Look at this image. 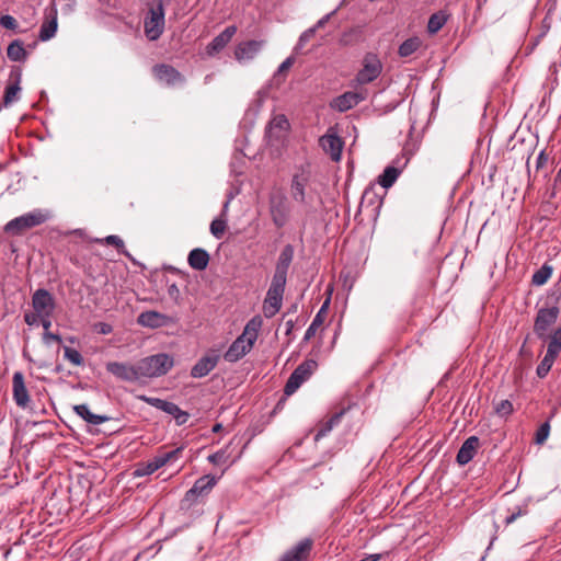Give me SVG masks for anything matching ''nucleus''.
I'll list each match as a JSON object with an SVG mask.
<instances>
[{
  "label": "nucleus",
  "mask_w": 561,
  "mask_h": 561,
  "mask_svg": "<svg viewBox=\"0 0 561 561\" xmlns=\"http://www.w3.org/2000/svg\"><path fill=\"white\" fill-rule=\"evenodd\" d=\"M310 181V174L308 171L301 170L300 172H296L290 181V196L291 198L299 203H306V188Z\"/></svg>",
  "instance_id": "f8f14e48"
},
{
  "label": "nucleus",
  "mask_w": 561,
  "mask_h": 561,
  "mask_svg": "<svg viewBox=\"0 0 561 561\" xmlns=\"http://www.w3.org/2000/svg\"><path fill=\"white\" fill-rule=\"evenodd\" d=\"M64 357L69 360L75 366L83 365L82 355L75 348L69 346H64Z\"/></svg>",
  "instance_id": "c03bdc74"
},
{
  "label": "nucleus",
  "mask_w": 561,
  "mask_h": 561,
  "mask_svg": "<svg viewBox=\"0 0 561 561\" xmlns=\"http://www.w3.org/2000/svg\"><path fill=\"white\" fill-rule=\"evenodd\" d=\"M556 358H557L556 356L546 353L545 357L539 363V365L537 366V369H536V374L539 378H545L548 375Z\"/></svg>",
  "instance_id": "a19ab883"
},
{
  "label": "nucleus",
  "mask_w": 561,
  "mask_h": 561,
  "mask_svg": "<svg viewBox=\"0 0 561 561\" xmlns=\"http://www.w3.org/2000/svg\"><path fill=\"white\" fill-rule=\"evenodd\" d=\"M421 46V39L419 37H411L404 41L400 46L398 54L400 57H409L415 53Z\"/></svg>",
  "instance_id": "473e14b6"
},
{
  "label": "nucleus",
  "mask_w": 561,
  "mask_h": 561,
  "mask_svg": "<svg viewBox=\"0 0 561 561\" xmlns=\"http://www.w3.org/2000/svg\"><path fill=\"white\" fill-rule=\"evenodd\" d=\"M284 290L270 287L263 304V312L266 318H273L280 309Z\"/></svg>",
  "instance_id": "dca6fc26"
},
{
  "label": "nucleus",
  "mask_w": 561,
  "mask_h": 561,
  "mask_svg": "<svg viewBox=\"0 0 561 561\" xmlns=\"http://www.w3.org/2000/svg\"><path fill=\"white\" fill-rule=\"evenodd\" d=\"M237 33V26L229 25L221 33H219L207 46L206 53L208 56H215L221 51L231 38Z\"/></svg>",
  "instance_id": "2eb2a0df"
},
{
  "label": "nucleus",
  "mask_w": 561,
  "mask_h": 561,
  "mask_svg": "<svg viewBox=\"0 0 561 561\" xmlns=\"http://www.w3.org/2000/svg\"><path fill=\"white\" fill-rule=\"evenodd\" d=\"M159 468L156 466L154 461H153V458L148 460L147 462L145 463H140L136 470L134 471V476L135 477H145V476H149L151 473H153L154 471H157Z\"/></svg>",
  "instance_id": "37998d69"
},
{
  "label": "nucleus",
  "mask_w": 561,
  "mask_h": 561,
  "mask_svg": "<svg viewBox=\"0 0 561 561\" xmlns=\"http://www.w3.org/2000/svg\"><path fill=\"white\" fill-rule=\"evenodd\" d=\"M7 56L12 61H24L27 58V51L21 39H14L7 48Z\"/></svg>",
  "instance_id": "c756f323"
},
{
  "label": "nucleus",
  "mask_w": 561,
  "mask_h": 561,
  "mask_svg": "<svg viewBox=\"0 0 561 561\" xmlns=\"http://www.w3.org/2000/svg\"><path fill=\"white\" fill-rule=\"evenodd\" d=\"M207 459L210 463L219 466V465H225L228 462L229 455L227 453V449H220V450L209 455Z\"/></svg>",
  "instance_id": "49530a36"
},
{
  "label": "nucleus",
  "mask_w": 561,
  "mask_h": 561,
  "mask_svg": "<svg viewBox=\"0 0 561 561\" xmlns=\"http://www.w3.org/2000/svg\"><path fill=\"white\" fill-rule=\"evenodd\" d=\"M286 280L287 272L275 270L270 287L285 291Z\"/></svg>",
  "instance_id": "a18cd8bd"
},
{
  "label": "nucleus",
  "mask_w": 561,
  "mask_h": 561,
  "mask_svg": "<svg viewBox=\"0 0 561 561\" xmlns=\"http://www.w3.org/2000/svg\"><path fill=\"white\" fill-rule=\"evenodd\" d=\"M32 307L39 316L53 314L56 307L55 298L47 289L39 288L32 296Z\"/></svg>",
  "instance_id": "9b49d317"
},
{
  "label": "nucleus",
  "mask_w": 561,
  "mask_h": 561,
  "mask_svg": "<svg viewBox=\"0 0 561 561\" xmlns=\"http://www.w3.org/2000/svg\"><path fill=\"white\" fill-rule=\"evenodd\" d=\"M228 206H229V201H227L225 203L221 215L218 218L214 219L210 224V232L217 239L222 238V236L227 229L226 213H227Z\"/></svg>",
  "instance_id": "c85d7f7f"
},
{
  "label": "nucleus",
  "mask_w": 561,
  "mask_h": 561,
  "mask_svg": "<svg viewBox=\"0 0 561 561\" xmlns=\"http://www.w3.org/2000/svg\"><path fill=\"white\" fill-rule=\"evenodd\" d=\"M106 370L124 381H140L137 363L131 365L127 363L110 362L106 364Z\"/></svg>",
  "instance_id": "9d476101"
},
{
  "label": "nucleus",
  "mask_w": 561,
  "mask_h": 561,
  "mask_svg": "<svg viewBox=\"0 0 561 561\" xmlns=\"http://www.w3.org/2000/svg\"><path fill=\"white\" fill-rule=\"evenodd\" d=\"M382 66L376 55L368 54L364 58L363 68L358 71L356 80L360 84H367L379 77Z\"/></svg>",
  "instance_id": "6e6552de"
},
{
  "label": "nucleus",
  "mask_w": 561,
  "mask_h": 561,
  "mask_svg": "<svg viewBox=\"0 0 561 561\" xmlns=\"http://www.w3.org/2000/svg\"><path fill=\"white\" fill-rule=\"evenodd\" d=\"M480 447V439L477 436L468 437L461 445L456 456V460L460 466H465L470 462L478 448Z\"/></svg>",
  "instance_id": "a211bd4d"
},
{
  "label": "nucleus",
  "mask_w": 561,
  "mask_h": 561,
  "mask_svg": "<svg viewBox=\"0 0 561 561\" xmlns=\"http://www.w3.org/2000/svg\"><path fill=\"white\" fill-rule=\"evenodd\" d=\"M291 65H293V59L291 58H287L278 67V72H283V71L289 69L291 67Z\"/></svg>",
  "instance_id": "338daca9"
},
{
  "label": "nucleus",
  "mask_w": 561,
  "mask_h": 561,
  "mask_svg": "<svg viewBox=\"0 0 561 561\" xmlns=\"http://www.w3.org/2000/svg\"><path fill=\"white\" fill-rule=\"evenodd\" d=\"M141 400L147 402L149 405L156 408V409H159L168 414H170L171 410L174 408L175 403L173 402H170V401H167V400H162V399H159V398H151V397H146V396H142L141 397Z\"/></svg>",
  "instance_id": "ea45409f"
},
{
  "label": "nucleus",
  "mask_w": 561,
  "mask_h": 561,
  "mask_svg": "<svg viewBox=\"0 0 561 561\" xmlns=\"http://www.w3.org/2000/svg\"><path fill=\"white\" fill-rule=\"evenodd\" d=\"M548 337L549 343L546 353L558 357L561 352V327L556 329Z\"/></svg>",
  "instance_id": "e433bc0d"
},
{
  "label": "nucleus",
  "mask_w": 561,
  "mask_h": 561,
  "mask_svg": "<svg viewBox=\"0 0 561 561\" xmlns=\"http://www.w3.org/2000/svg\"><path fill=\"white\" fill-rule=\"evenodd\" d=\"M217 479L214 476H204L197 479L194 483L195 489L201 490L205 494H208L210 490L216 485Z\"/></svg>",
  "instance_id": "79ce46f5"
},
{
  "label": "nucleus",
  "mask_w": 561,
  "mask_h": 561,
  "mask_svg": "<svg viewBox=\"0 0 561 561\" xmlns=\"http://www.w3.org/2000/svg\"><path fill=\"white\" fill-rule=\"evenodd\" d=\"M0 25L7 30L14 31L18 27V22L12 15L5 14L0 18Z\"/></svg>",
  "instance_id": "8fccbe9b"
},
{
  "label": "nucleus",
  "mask_w": 561,
  "mask_h": 561,
  "mask_svg": "<svg viewBox=\"0 0 561 561\" xmlns=\"http://www.w3.org/2000/svg\"><path fill=\"white\" fill-rule=\"evenodd\" d=\"M376 197L374 188L369 187L364 191L362 196L360 205L363 206L365 203L374 204V199Z\"/></svg>",
  "instance_id": "5fc2aeb1"
},
{
  "label": "nucleus",
  "mask_w": 561,
  "mask_h": 561,
  "mask_svg": "<svg viewBox=\"0 0 561 561\" xmlns=\"http://www.w3.org/2000/svg\"><path fill=\"white\" fill-rule=\"evenodd\" d=\"M343 414H344V412H343V411H341V412H339V413L333 414V415L329 419V423H330L333 427H334V426H336V425L340 423V421H341V419H342Z\"/></svg>",
  "instance_id": "e2e57ef3"
},
{
  "label": "nucleus",
  "mask_w": 561,
  "mask_h": 561,
  "mask_svg": "<svg viewBox=\"0 0 561 561\" xmlns=\"http://www.w3.org/2000/svg\"><path fill=\"white\" fill-rule=\"evenodd\" d=\"M20 79H21V75L18 73L15 82L13 84H9L5 88L4 96H3V103H4L5 106H8L12 102L16 101L18 93L21 90V88H20Z\"/></svg>",
  "instance_id": "58836bf2"
},
{
  "label": "nucleus",
  "mask_w": 561,
  "mask_h": 561,
  "mask_svg": "<svg viewBox=\"0 0 561 561\" xmlns=\"http://www.w3.org/2000/svg\"><path fill=\"white\" fill-rule=\"evenodd\" d=\"M198 496L193 492L192 489L186 491L182 502L181 507L182 508H188L192 504H194L197 501Z\"/></svg>",
  "instance_id": "3c124183"
},
{
  "label": "nucleus",
  "mask_w": 561,
  "mask_h": 561,
  "mask_svg": "<svg viewBox=\"0 0 561 561\" xmlns=\"http://www.w3.org/2000/svg\"><path fill=\"white\" fill-rule=\"evenodd\" d=\"M264 46V41H247L240 43L234 49V57L238 61L253 59Z\"/></svg>",
  "instance_id": "f3484780"
},
{
  "label": "nucleus",
  "mask_w": 561,
  "mask_h": 561,
  "mask_svg": "<svg viewBox=\"0 0 561 561\" xmlns=\"http://www.w3.org/2000/svg\"><path fill=\"white\" fill-rule=\"evenodd\" d=\"M552 271V266L543 264L538 271L534 273L531 277V284L535 286H542L551 277Z\"/></svg>",
  "instance_id": "c9c22d12"
},
{
  "label": "nucleus",
  "mask_w": 561,
  "mask_h": 561,
  "mask_svg": "<svg viewBox=\"0 0 561 561\" xmlns=\"http://www.w3.org/2000/svg\"><path fill=\"white\" fill-rule=\"evenodd\" d=\"M188 265L196 271H204L209 263V254L202 248L193 249L188 253L187 257Z\"/></svg>",
  "instance_id": "b1692460"
},
{
  "label": "nucleus",
  "mask_w": 561,
  "mask_h": 561,
  "mask_svg": "<svg viewBox=\"0 0 561 561\" xmlns=\"http://www.w3.org/2000/svg\"><path fill=\"white\" fill-rule=\"evenodd\" d=\"M549 432H550L549 422H545L543 424H541L536 433V443L539 445L543 444L549 436Z\"/></svg>",
  "instance_id": "09e8293b"
},
{
  "label": "nucleus",
  "mask_w": 561,
  "mask_h": 561,
  "mask_svg": "<svg viewBox=\"0 0 561 561\" xmlns=\"http://www.w3.org/2000/svg\"><path fill=\"white\" fill-rule=\"evenodd\" d=\"M317 30L312 26L306 30L299 37V46H304L308 43L316 34Z\"/></svg>",
  "instance_id": "864d4df0"
},
{
  "label": "nucleus",
  "mask_w": 561,
  "mask_h": 561,
  "mask_svg": "<svg viewBox=\"0 0 561 561\" xmlns=\"http://www.w3.org/2000/svg\"><path fill=\"white\" fill-rule=\"evenodd\" d=\"M13 399L18 407L25 408L30 402L28 391L24 383V376L21 371H15L12 378Z\"/></svg>",
  "instance_id": "6ab92c4d"
},
{
  "label": "nucleus",
  "mask_w": 561,
  "mask_h": 561,
  "mask_svg": "<svg viewBox=\"0 0 561 561\" xmlns=\"http://www.w3.org/2000/svg\"><path fill=\"white\" fill-rule=\"evenodd\" d=\"M51 316L53 314H43V316H39L38 318V321H41L43 328H44V332H47L49 331V328L51 325Z\"/></svg>",
  "instance_id": "13d9d810"
},
{
  "label": "nucleus",
  "mask_w": 561,
  "mask_h": 561,
  "mask_svg": "<svg viewBox=\"0 0 561 561\" xmlns=\"http://www.w3.org/2000/svg\"><path fill=\"white\" fill-rule=\"evenodd\" d=\"M94 242L96 243H100V244H107V245H113L117 249V251L126 256H130L129 253L126 251L125 249V244H124V241L118 237V236H115V234H111V236H107L103 239H94Z\"/></svg>",
  "instance_id": "4c0bfd02"
},
{
  "label": "nucleus",
  "mask_w": 561,
  "mask_h": 561,
  "mask_svg": "<svg viewBox=\"0 0 561 561\" xmlns=\"http://www.w3.org/2000/svg\"><path fill=\"white\" fill-rule=\"evenodd\" d=\"M381 559V554L379 553H376V554H368L366 556L365 558L358 560V561H378Z\"/></svg>",
  "instance_id": "774afa93"
},
{
  "label": "nucleus",
  "mask_w": 561,
  "mask_h": 561,
  "mask_svg": "<svg viewBox=\"0 0 561 561\" xmlns=\"http://www.w3.org/2000/svg\"><path fill=\"white\" fill-rule=\"evenodd\" d=\"M43 341L45 344H49L51 341L60 343L61 336L59 334L51 333L49 331L43 333Z\"/></svg>",
  "instance_id": "6e6d98bb"
},
{
  "label": "nucleus",
  "mask_w": 561,
  "mask_h": 561,
  "mask_svg": "<svg viewBox=\"0 0 561 561\" xmlns=\"http://www.w3.org/2000/svg\"><path fill=\"white\" fill-rule=\"evenodd\" d=\"M165 25L164 7L162 0H158L154 7H151L145 18V35L149 41H157L163 33Z\"/></svg>",
  "instance_id": "39448f33"
},
{
  "label": "nucleus",
  "mask_w": 561,
  "mask_h": 561,
  "mask_svg": "<svg viewBox=\"0 0 561 561\" xmlns=\"http://www.w3.org/2000/svg\"><path fill=\"white\" fill-rule=\"evenodd\" d=\"M293 257H294L293 245L291 244L285 245L278 256L275 270L288 272V268L291 264Z\"/></svg>",
  "instance_id": "7c9ffc66"
},
{
  "label": "nucleus",
  "mask_w": 561,
  "mask_h": 561,
  "mask_svg": "<svg viewBox=\"0 0 561 561\" xmlns=\"http://www.w3.org/2000/svg\"><path fill=\"white\" fill-rule=\"evenodd\" d=\"M548 161V156L541 151L539 156L537 157V169L542 168Z\"/></svg>",
  "instance_id": "0e129e2a"
},
{
  "label": "nucleus",
  "mask_w": 561,
  "mask_h": 561,
  "mask_svg": "<svg viewBox=\"0 0 561 561\" xmlns=\"http://www.w3.org/2000/svg\"><path fill=\"white\" fill-rule=\"evenodd\" d=\"M183 449H184L183 447H178L170 451H160L158 455H156L153 457V461H154L156 466L160 469L163 466L180 459V457L182 456Z\"/></svg>",
  "instance_id": "cd10ccee"
},
{
  "label": "nucleus",
  "mask_w": 561,
  "mask_h": 561,
  "mask_svg": "<svg viewBox=\"0 0 561 561\" xmlns=\"http://www.w3.org/2000/svg\"><path fill=\"white\" fill-rule=\"evenodd\" d=\"M333 426L329 423V420L321 426V428L316 434V440H319L321 437H324L329 432H331Z\"/></svg>",
  "instance_id": "4d7b16f0"
},
{
  "label": "nucleus",
  "mask_w": 561,
  "mask_h": 561,
  "mask_svg": "<svg viewBox=\"0 0 561 561\" xmlns=\"http://www.w3.org/2000/svg\"><path fill=\"white\" fill-rule=\"evenodd\" d=\"M559 317V308H541L538 310L535 323H534V333L540 340L548 339L547 332L552 324H554Z\"/></svg>",
  "instance_id": "0eeeda50"
},
{
  "label": "nucleus",
  "mask_w": 561,
  "mask_h": 561,
  "mask_svg": "<svg viewBox=\"0 0 561 561\" xmlns=\"http://www.w3.org/2000/svg\"><path fill=\"white\" fill-rule=\"evenodd\" d=\"M138 324L157 329L165 325L169 322V317L158 311L149 310L141 312L137 318Z\"/></svg>",
  "instance_id": "4be33fe9"
},
{
  "label": "nucleus",
  "mask_w": 561,
  "mask_h": 561,
  "mask_svg": "<svg viewBox=\"0 0 561 561\" xmlns=\"http://www.w3.org/2000/svg\"><path fill=\"white\" fill-rule=\"evenodd\" d=\"M73 411L76 412L77 415L82 417L85 422L93 424V425H100L111 419L107 415H99V414L92 413L87 404L75 405Z\"/></svg>",
  "instance_id": "393cba45"
},
{
  "label": "nucleus",
  "mask_w": 561,
  "mask_h": 561,
  "mask_svg": "<svg viewBox=\"0 0 561 561\" xmlns=\"http://www.w3.org/2000/svg\"><path fill=\"white\" fill-rule=\"evenodd\" d=\"M447 22V15L439 11L432 14L428 19L427 31L431 34L437 33Z\"/></svg>",
  "instance_id": "f704fd0d"
},
{
  "label": "nucleus",
  "mask_w": 561,
  "mask_h": 561,
  "mask_svg": "<svg viewBox=\"0 0 561 561\" xmlns=\"http://www.w3.org/2000/svg\"><path fill=\"white\" fill-rule=\"evenodd\" d=\"M188 416L190 415H188L187 412L181 410V412L178 415H175L174 420H175L178 425H183V424H185L187 422Z\"/></svg>",
  "instance_id": "052dcab7"
},
{
  "label": "nucleus",
  "mask_w": 561,
  "mask_h": 561,
  "mask_svg": "<svg viewBox=\"0 0 561 561\" xmlns=\"http://www.w3.org/2000/svg\"><path fill=\"white\" fill-rule=\"evenodd\" d=\"M334 14V11L324 15L323 18H321L316 25H313V27L316 30H319V28H322L328 22L329 20L331 19V16Z\"/></svg>",
  "instance_id": "680f3d73"
},
{
  "label": "nucleus",
  "mask_w": 561,
  "mask_h": 561,
  "mask_svg": "<svg viewBox=\"0 0 561 561\" xmlns=\"http://www.w3.org/2000/svg\"><path fill=\"white\" fill-rule=\"evenodd\" d=\"M289 126V122L285 115H276L270 121L266 127V135L270 139L278 140L285 136Z\"/></svg>",
  "instance_id": "aec40b11"
},
{
  "label": "nucleus",
  "mask_w": 561,
  "mask_h": 561,
  "mask_svg": "<svg viewBox=\"0 0 561 561\" xmlns=\"http://www.w3.org/2000/svg\"><path fill=\"white\" fill-rule=\"evenodd\" d=\"M56 31H57V11L55 9H53L50 11L49 15H47L46 21H44V23L41 26L39 39L44 41V42L50 39L51 37L55 36Z\"/></svg>",
  "instance_id": "a878e982"
},
{
  "label": "nucleus",
  "mask_w": 561,
  "mask_h": 561,
  "mask_svg": "<svg viewBox=\"0 0 561 561\" xmlns=\"http://www.w3.org/2000/svg\"><path fill=\"white\" fill-rule=\"evenodd\" d=\"M219 355L211 354L203 356L191 369V376L202 378L208 375L218 364Z\"/></svg>",
  "instance_id": "412c9836"
},
{
  "label": "nucleus",
  "mask_w": 561,
  "mask_h": 561,
  "mask_svg": "<svg viewBox=\"0 0 561 561\" xmlns=\"http://www.w3.org/2000/svg\"><path fill=\"white\" fill-rule=\"evenodd\" d=\"M198 496L193 492L192 489L186 491L182 502L181 507L182 508H188L192 504H194L197 501Z\"/></svg>",
  "instance_id": "603ef678"
},
{
  "label": "nucleus",
  "mask_w": 561,
  "mask_h": 561,
  "mask_svg": "<svg viewBox=\"0 0 561 561\" xmlns=\"http://www.w3.org/2000/svg\"><path fill=\"white\" fill-rule=\"evenodd\" d=\"M494 410L500 416H507L513 412V404L510 400H501L495 404Z\"/></svg>",
  "instance_id": "de8ad7c7"
},
{
  "label": "nucleus",
  "mask_w": 561,
  "mask_h": 561,
  "mask_svg": "<svg viewBox=\"0 0 561 561\" xmlns=\"http://www.w3.org/2000/svg\"><path fill=\"white\" fill-rule=\"evenodd\" d=\"M319 145L323 151L330 156L332 161H340L344 142L336 133H332V128L327 134L320 137Z\"/></svg>",
  "instance_id": "1a4fd4ad"
},
{
  "label": "nucleus",
  "mask_w": 561,
  "mask_h": 561,
  "mask_svg": "<svg viewBox=\"0 0 561 561\" xmlns=\"http://www.w3.org/2000/svg\"><path fill=\"white\" fill-rule=\"evenodd\" d=\"M174 365L173 357L165 353L147 356L137 362L140 381L165 375Z\"/></svg>",
  "instance_id": "f03ea898"
},
{
  "label": "nucleus",
  "mask_w": 561,
  "mask_h": 561,
  "mask_svg": "<svg viewBox=\"0 0 561 561\" xmlns=\"http://www.w3.org/2000/svg\"><path fill=\"white\" fill-rule=\"evenodd\" d=\"M262 327V318L253 317L244 327L242 334L229 346L224 357L227 362L234 363L248 354L257 339Z\"/></svg>",
  "instance_id": "f257e3e1"
},
{
  "label": "nucleus",
  "mask_w": 561,
  "mask_h": 561,
  "mask_svg": "<svg viewBox=\"0 0 561 561\" xmlns=\"http://www.w3.org/2000/svg\"><path fill=\"white\" fill-rule=\"evenodd\" d=\"M168 294H169L170 297L176 299L179 297V295H180L179 287L175 284L170 285L168 287Z\"/></svg>",
  "instance_id": "69168bd1"
},
{
  "label": "nucleus",
  "mask_w": 561,
  "mask_h": 561,
  "mask_svg": "<svg viewBox=\"0 0 561 561\" xmlns=\"http://www.w3.org/2000/svg\"><path fill=\"white\" fill-rule=\"evenodd\" d=\"M317 368V362L313 359H307L302 362L289 376L285 387L284 393L291 396L297 389L312 375Z\"/></svg>",
  "instance_id": "423d86ee"
},
{
  "label": "nucleus",
  "mask_w": 561,
  "mask_h": 561,
  "mask_svg": "<svg viewBox=\"0 0 561 561\" xmlns=\"http://www.w3.org/2000/svg\"><path fill=\"white\" fill-rule=\"evenodd\" d=\"M508 515L505 517L504 519V524L506 526L513 524L515 520H517L519 517H524L526 515H528L529 513V510H528V503L527 502H524L523 504L520 505H516L514 506L513 508H510L508 510Z\"/></svg>",
  "instance_id": "72a5a7b5"
},
{
  "label": "nucleus",
  "mask_w": 561,
  "mask_h": 561,
  "mask_svg": "<svg viewBox=\"0 0 561 561\" xmlns=\"http://www.w3.org/2000/svg\"><path fill=\"white\" fill-rule=\"evenodd\" d=\"M363 98L356 92H345L342 95L335 98L331 106L339 112H346L356 106Z\"/></svg>",
  "instance_id": "5701e85b"
},
{
  "label": "nucleus",
  "mask_w": 561,
  "mask_h": 561,
  "mask_svg": "<svg viewBox=\"0 0 561 561\" xmlns=\"http://www.w3.org/2000/svg\"><path fill=\"white\" fill-rule=\"evenodd\" d=\"M154 77L168 85H175L178 83H184V76L176 70L174 67L167 64H159L152 68Z\"/></svg>",
  "instance_id": "ddd939ff"
},
{
  "label": "nucleus",
  "mask_w": 561,
  "mask_h": 561,
  "mask_svg": "<svg viewBox=\"0 0 561 561\" xmlns=\"http://www.w3.org/2000/svg\"><path fill=\"white\" fill-rule=\"evenodd\" d=\"M312 548L313 540L311 538H305L286 551L280 557L279 561H306L309 558Z\"/></svg>",
  "instance_id": "4468645a"
},
{
  "label": "nucleus",
  "mask_w": 561,
  "mask_h": 561,
  "mask_svg": "<svg viewBox=\"0 0 561 561\" xmlns=\"http://www.w3.org/2000/svg\"><path fill=\"white\" fill-rule=\"evenodd\" d=\"M329 304H330V299H327L324 301V304L321 306L320 310L318 311V313L313 318L311 324L306 330V333H305V336H304L305 341L310 340L316 334V331L318 330V328H320L322 325V323L324 322V318H325V314H327V310H328Z\"/></svg>",
  "instance_id": "bb28decb"
},
{
  "label": "nucleus",
  "mask_w": 561,
  "mask_h": 561,
  "mask_svg": "<svg viewBox=\"0 0 561 561\" xmlns=\"http://www.w3.org/2000/svg\"><path fill=\"white\" fill-rule=\"evenodd\" d=\"M268 213L273 225L278 229L289 222L291 206L282 188H273L268 193Z\"/></svg>",
  "instance_id": "7ed1b4c3"
},
{
  "label": "nucleus",
  "mask_w": 561,
  "mask_h": 561,
  "mask_svg": "<svg viewBox=\"0 0 561 561\" xmlns=\"http://www.w3.org/2000/svg\"><path fill=\"white\" fill-rule=\"evenodd\" d=\"M400 174V171L399 169L394 168V167H387L382 174L379 175V179H378V182L379 184L385 187V188H389L390 186L393 185V183L397 181L398 176Z\"/></svg>",
  "instance_id": "2f4dec72"
},
{
  "label": "nucleus",
  "mask_w": 561,
  "mask_h": 561,
  "mask_svg": "<svg viewBox=\"0 0 561 561\" xmlns=\"http://www.w3.org/2000/svg\"><path fill=\"white\" fill-rule=\"evenodd\" d=\"M38 318H39V314H37L36 311L34 312H28V313H25L24 314V321L28 324V325H34L37 323L38 321Z\"/></svg>",
  "instance_id": "bf43d9fd"
},
{
  "label": "nucleus",
  "mask_w": 561,
  "mask_h": 561,
  "mask_svg": "<svg viewBox=\"0 0 561 561\" xmlns=\"http://www.w3.org/2000/svg\"><path fill=\"white\" fill-rule=\"evenodd\" d=\"M47 219L48 214L44 213L41 209H36L10 220L4 226V231L7 233L19 236L31 228L44 224L45 221H47Z\"/></svg>",
  "instance_id": "20e7f679"
}]
</instances>
